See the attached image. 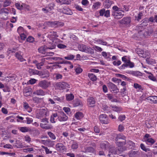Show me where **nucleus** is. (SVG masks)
Here are the masks:
<instances>
[{
  "instance_id": "nucleus-1",
  "label": "nucleus",
  "mask_w": 157,
  "mask_h": 157,
  "mask_svg": "<svg viewBox=\"0 0 157 157\" xmlns=\"http://www.w3.org/2000/svg\"><path fill=\"white\" fill-rule=\"evenodd\" d=\"M116 11H120L123 13L129 10V8L126 5H121L120 4H117V6H114L112 7Z\"/></svg>"
},
{
  "instance_id": "nucleus-2",
  "label": "nucleus",
  "mask_w": 157,
  "mask_h": 157,
  "mask_svg": "<svg viewBox=\"0 0 157 157\" xmlns=\"http://www.w3.org/2000/svg\"><path fill=\"white\" fill-rule=\"evenodd\" d=\"M131 18L126 17L123 18L119 21L120 23L126 27H129L130 25Z\"/></svg>"
},
{
  "instance_id": "nucleus-3",
  "label": "nucleus",
  "mask_w": 157,
  "mask_h": 157,
  "mask_svg": "<svg viewBox=\"0 0 157 157\" xmlns=\"http://www.w3.org/2000/svg\"><path fill=\"white\" fill-rule=\"evenodd\" d=\"M55 48L56 45L53 44H52L51 46H48V47H47V45H44L38 48V50L40 53L45 54L47 49H55Z\"/></svg>"
},
{
  "instance_id": "nucleus-4",
  "label": "nucleus",
  "mask_w": 157,
  "mask_h": 157,
  "mask_svg": "<svg viewBox=\"0 0 157 157\" xmlns=\"http://www.w3.org/2000/svg\"><path fill=\"white\" fill-rule=\"evenodd\" d=\"M49 115V111L46 108H42L40 109L39 113L37 114L38 118L46 117Z\"/></svg>"
},
{
  "instance_id": "nucleus-5",
  "label": "nucleus",
  "mask_w": 157,
  "mask_h": 157,
  "mask_svg": "<svg viewBox=\"0 0 157 157\" xmlns=\"http://www.w3.org/2000/svg\"><path fill=\"white\" fill-rule=\"evenodd\" d=\"M123 147H120L117 149L115 147L112 146L109 148V152L112 154H119L121 153V152L123 151Z\"/></svg>"
},
{
  "instance_id": "nucleus-6",
  "label": "nucleus",
  "mask_w": 157,
  "mask_h": 157,
  "mask_svg": "<svg viewBox=\"0 0 157 157\" xmlns=\"http://www.w3.org/2000/svg\"><path fill=\"white\" fill-rule=\"evenodd\" d=\"M51 82L45 80H43L39 82L38 85L43 89H46L51 85Z\"/></svg>"
},
{
  "instance_id": "nucleus-7",
  "label": "nucleus",
  "mask_w": 157,
  "mask_h": 157,
  "mask_svg": "<svg viewBox=\"0 0 157 157\" xmlns=\"http://www.w3.org/2000/svg\"><path fill=\"white\" fill-rule=\"evenodd\" d=\"M68 117L63 112L59 113L57 116V119L60 122L66 121Z\"/></svg>"
},
{
  "instance_id": "nucleus-8",
  "label": "nucleus",
  "mask_w": 157,
  "mask_h": 157,
  "mask_svg": "<svg viewBox=\"0 0 157 157\" xmlns=\"http://www.w3.org/2000/svg\"><path fill=\"white\" fill-rule=\"evenodd\" d=\"M78 48L80 51L86 53H90L92 50L91 48L83 44L79 45Z\"/></svg>"
},
{
  "instance_id": "nucleus-9",
  "label": "nucleus",
  "mask_w": 157,
  "mask_h": 157,
  "mask_svg": "<svg viewBox=\"0 0 157 157\" xmlns=\"http://www.w3.org/2000/svg\"><path fill=\"white\" fill-rule=\"evenodd\" d=\"M113 11L112 12V15L116 19H120L122 18L124 14L120 11H116L114 9H112Z\"/></svg>"
},
{
  "instance_id": "nucleus-10",
  "label": "nucleus",
  "mask_w": 157,
  "mask_h": 157,
  "mask_svg": "<svg viewBox=\"0 0 157 157\" xmlns=\"http://www.w3.org/2000/svg\"><path fill=\"white\" fill-rule=\"evenodd\" d=\"M58 11L65 14L68 15H71L73 13L71 10L68 8L65 7L61 9H59Z\"/></svg>"
},
{
  "instance_id": "nucleus-11",
  "label": "nucleus",
  "mask_w": 157,
  "mask_h": 157,
  "mask_svg": "<svg viewBox=\"0 0 157 157\" xmlns=\"http://www.w3.org/2000/svg\"><path fill=\"white\" fill-rule=\"evenodd\" d=\"M56 86L59 89H64L67 88H69V85L67 82H59L56 85Z\"/></svg>"
},
{
  "instance_id": "nucleus-12",
  "label": "nucleus",
  "mask_w": 157,
  "mask_h": 157,
  "mask_svg": "<svg viewBox=\"0 0 157 157\" xmlns=\"http://www.w3.org/2000/svg\"><path fill=\"white\" fill-rule=\"evenodd\" d=\"M99 119L102 124H107L108 123V119L105 114H101L99 116Z\"/></svg>"
},
{
  "instance_id": "nucleus-13",
  "label": "nucleus",
  "mask_w": 157,
  "mask_h": 157,
  "mask_svg": "<svg viewBox=\"0 0 157 157\" xmlns=\"http://www.w3.org/2000/svg\"><path fill=\"white\" fill-rule=\"evenodd\" d=\"M95 100L93 97H89L87 100V104L90 107H93L94 106Z\"/></svg>"
},
{
  "instance_id": "nucleus-14",
  "label": "nucleus",
  "mask_w": 157,
  "mask_h": 157,
  "mask_svg": "<svg viewBox=\"0 0 157 157\" xmlns=\"http://www.w3.org/2000/svg\"><path fill=\"white\" fill-rule=\"evenodd\" d=\"M108 86L111 91L117 92V90H118L117 86L115 84L112 82H109L108 84Z\"/></svg>"
},
{
  "instance_id": "nucleus-15",
  "label": "nucleus",
  "mask_w": 157,
  "mask_h": 157,
  "mask_svg": "<svg viewBox=\"0 0 157 157\" xmlns=\"http://www.w3.org/2000/svg\"><path fill=\"white\" fill-rule=\"evenodd\" d=\"M33 94L38 96H43L45 95L46 93L43 90L40 89L33 92Z\"/></svg>"
},
{
  "instance_id": "nucleus-16",
  "label": "nucleus",
  "mask_w": 157,
  "mask_h": 157,
  "mask_svg": "<svg viewBox=\"0 0 157 157\" xmlns=\"http://www.w3.org/2000/svg\"><path fill=\"white\" fill-rule=\"evenodd\" d=\"M109 146V143L105 141H102L100 144L101 148L105 150H106L108 147Z\"/></svg>"
},
{
  "instance_id": "nucleus-17",
  "label": "nucleus",
  "mask_w": 157,
  "mask_h": 157,
  "mask_svg": "<svg viewBox=\"0 0 157 157\" xmlns=\"http://www.w3.org/2000/svg\"><path fill=\"white\" fill-rule=\"evenodd\" d=\"M128 154L129 157H138L140 152L139 151H132L129 152Z\"/></svg>"
},
{
  "instance_id": "nucleus-18",
  "label": "nucleus",
  "mask_w": 157,
  "mask_h": 157,
  "mask_svg": "<svg viewBox=\"0 0 157 157\" xmlns=\"http://www.w3.org/2000/svg\"><path fill=\"white\" fill-rule=\"evenodd\" d=\"M20 52H16L15 54V56L21 62H23L26 61V60L24 59L21 56Z\"/></svg>"
},
{
  "instance_id": "nucleus-19",
  "label": "nucleus",
  "mask_w": 157,
  "mask_h": 157,
  "mask_svg": "<svg viewBox=\"0 0 157 157\" xmlns=\"http://www.w3.org/2000/svg\"><path fill=\"white\" fill-rule=\"evenodd\" d=\"M102 56L108 61H110L111 59V55L109 52H101Z\"/></svg>"
},
{
  "instance_id": "nucleus-20",
  "label": "nucleus",
  "mask_w": 157,
  "mask_h": 157,
  "mask_svg": "<svg viewBox=\"0 0 157 157\" xmlns=\"http://www.w3.org/2000/svg\"><path fill=\"white\" fill-rule=\"evenodd\" d=\"M114 4V2L110 0H105L104 2V4L106 8H109L112 5Z\"/></svg>"
},
{
  "instance_id": "nucleus-21",
  "label": "nucleus",
  "mask_w": 157,
  "mask_h": 157,
  "mask_svg": "<svg viewBox=\"0 0 157 157\" xmlns=\"http://www.w3.org/2000/svg\"><path fill=\"white\" fill-rule=\"evenodd\" d=\"M73 104L75 107L79 106H82L83 103L82 101L78 99H75L73 102Z\"/></svg>"
},
{
  "instance_id": "nucleus-22",
  "label": "nucleus",
  "mask_w": 157,
  "mask_h": 157,
  "mask_svg": "<svg viewBox=\"0 0 157 157\" xmlns=\"http://www.w3.org/2000/svg\"><path fill=\"white\" fill-rule=\"evenodd\" d=\"M33 100L34 102L38 104L44 101L43 98H39L37 97H34L33 98Z\"/></svg>"
},
{
  "instance_id": "nucleus-23",
  "label": "nucleus",
  "mask_w": 157,
  "mask_h": 157,
  "mask_svg": "<svg viewBox=\"0 0 157 157\" xmlns=\"http://www.w3.org/2000/svg\"><path fill=\"white\" fill-rule=\"evenodd\" d=\"M56 147L57 151H61L65 149V147L61 143H58L56 145Z\"/></svg>"
},
{
  "instance_id": "nucleus-24",
  "label": "nucleus",
  "mask_w": 157,
  "mask_h": 157,
  "mask_svg": "<svg viewBox=\"0 0 157 157\" xmlns=\"http://www.w3.org/2000/svg\"><path fill=\"white\" fill-rule=\"evenodd\" d=\"M44 144L48 147H52L54 145V142L50 140H48L44 141Z\"/></svg>"
},
{
  "instance_id": "nucleus-25",
  "label": "nucleus",
  "mask_w": 157,
  "mask_h": 157,
  "mask_svg": "<svg viewBox=\"0 0 157 157\" xmlns=\"http://www.w3.org/2000/svg\"><path fill=\"white\" fill-rule=\"evenodd\" d=\"M110 106L113 110L117 113L120 112L122 110V109L121 107H118L116 105H111Z\"/></svg>"
},
{
  "instance_id": "nucleus-26",
  "label": "nucleus",
  "mask_w": 157,
  "mask_h": 157,
  "mask_svg": "<svg viewBox=\"0 0 157 157\" xmlns=\"http://www.w3.org/2000/svg\"><path fill=\"white\" fill-rule=\"evenodd\" d=\"M20 130L22 132H26L31 131V129L26 127H21L19 128Z\"/></svg>"
},
{
  "instance_id": "nucleus-27",
  "label": "nucleus",
  "mask_w": 157,
  "mask_h": 157,
  "mask_svg": "<svg viewBox=\"0 0 157 157\" xmlns=\"http://www.w3.org/2000/svg\"><path fill=\"white\" fill-rule=\"evenodd\" d=\"M83 117V114L80 112H77L75 115V117L77 120H80Z\"/></svg>"
},
{
  "instance_id": "nucleus-28",
  "label": "nucleus",
  "mask_w": 157,
  "mask_h": 157,
  "mask_svg": "<svg viewBox=\"0 0 157 157\" xmlns=\"http://www.w3.org/2000/svg\"><path fill=\"white\" fill-rule=\"evenodd\" d=\"M144 141L147 144L150 145L153 144L155 142V141L151 138L146 140Z\"/></svg>"
},
{
  "instance_id": "nucleus-29",
  "label": "nucleus",
  "mask_w": 157,
  "mask_h": 157,
  "mask_svg": "<svg viewBox=\"0 0 157 157\" xmlns=\"http://www.w3.org/2000/svg\"><path fill=\"white\" fill-rule=\"evenodd\" d=\"M144 72L146 73L149 74L148 75V78L150 80L155 81L156 80V79L155 77L150 72H149L146 71H144Z\"/></svg>"
},
{
  "instance_id": "nucleus-30",
  "label": "nucleus",
  "mask_w": 157,
  "mask_h": 157,
  "mask_svg": "<svg viewBox=\"0 0 157 157\" xmlns=\"http://www.w3.org/2000/svg\"><path fill=\"white\" fill-rule=\"evenodd\" d=\"M58 114L57 113H53L51 116L50 121L52 123H55L56 121L55 118L57 117Z\"/></svg>"
},
{
  "instance_id": "nucleus-31",
  "label": "nucleus",
  "mask_w": 157,
  "mask_h": 157,
  "mask_svg": "<svg viewBox=\"0 0 157 157\" xmlns=\"http://www.w3.org/2000/svg\"><path fill=\"white\" fill-rule=\"evenodd\" d=\"M126 138V137L123 134H119L117 135L115 138V140L117 141L118 140H119L120 139L125 140Z\"/></svg>"
},
{
  "instance_id": "nucleus-32",
  "label": "nucleus",
  "mask_w": 157,
  "mask_h": 157,
  "mask_svg": "<svg viewBox=\"0 0 157 157\" xmlns=\"http://www.w3.org/2000/svg\"><path fill=\"white\" fill-rule=\"evenodd\" d=\"M66 96V100L68 101L72 100L74 98V96L72 94H67Z\"/></svg>"
},
{
  "instance_id": "nucleus-33",
  "label": "nucleus",
  "mask_w": 157,
  "mask_h": 157,
  "mask_svg": "<svg viewBox=\"0 0 157 157\" xmlns=\"http://www.w3.org/2000/svg\"><path fill=\"white\" fill-rule=\"evenodd\" d=\"M78 147V143L76 141H73L71 146V148L73 150H75L77 149Z\"/></svg>"
},
{
  "instance_id": "nucleus-34",
  "label": "nucleus",
  "mask_w": 157,
  "mask_h": 157,
  "mask_svg": "<svg viewBox=\"0 0 157 157\" xmlns=\"http://www.w3.org/2000/svg\"><path fill=\"white\" fill-rule=\"evenodd\" d=\"M147 100L153 101L155 103H157V96H150L148 98Z\"/></svg>"
},
{
  "instance_id": "nucleus-35",
  "label": "nucleus",
  "mask_w": 157,
  "mask_h": 157,
  "mask_svg": "<svg viewBox=\"0 0 157 157\" xmlns=\"http://www.w3.org/2000/svg\"><path fill=\"white\" fill-rule=\"evenodd\" d=\"M101 2H98L94 3L93 5V8L95 10H97L101 6Z\"/></svg>"
},
{
  "instance_id": "nucleus-36",
  "label": "nucleus",
  "mask_w": 157,
  "mask_h": 157,
  "mask_svg": "<svg viewBox=\"0 0 157 157\" xmlns=\"http://www.w3.org/2000/svg\"><path fill=\"white\" fill-rule=\"evenodd\" d=\"M48 25L51 27L57 28V21H49L48 22Z\"/></svg>"
},
{
  "instance_id": "nucleus-37",
  "label": "nucleus",
  "mask_w": 157,
  "mask_h": 157,
  "mask_svg": "<svg viewBox=\"0 0 157 157\" xmlns=\"http://www.w3.org/2000/svg\"><path fill=\"white\" fill-rule=\"evenodd\" d=\"M88 76L90 80L93 81H95L97 80V77L93 74H89L88 75Z\"/></svg>"
},
{
  "instance_id": "nucleus-38",
  "label": "nucleus",
  "mask_w": 157,
  "mask_h": 157,
  "mask_svg": "<svg viewBox=\"0 0 157 157\" xmlns=\"http://www.w3.org/2000/svg\"><path fill=\"white\" fill-rule=\"evenodd\" d=\"M116 143L117 145L119 147L122 146L126 144V141L122 142L120 141L119 140L116 141Z\"/></svg>"
},
{
  "instance_id": "nucleus-39",
  "label": "nucleus",
  "mask_w": 157,
  "mask_h": 157,
  "mask_svg": "<svg viewBox=\"0 0 157 157\" xmlns=\"http://www.w3.org/2000/svg\"><path fill=\"white\" fill-rule=\"evenodd\" d=\"M132 75L138 77L142 76V73L138 71H132Z\"/></svg>"
},
{
  "instance_id": "nucleus-40",
  "label": "nucleus",
  "mask_w": 157,
  "mask_h": 157,
  "mask_svg": "<svg viewBox=\"0 0 157 157\" xmlns=\"http://www.w3.org/2000/svg\"><path fill=\"white\" fill-rule=\"evenodd\" d=\"M53 76L56 80L61 79L63 77L62 75L59 73H55L54 74Z\"/></svg>"
},
{
  "instance_id": "nucleus-41",
  "label": "nucleus",
  "mask_w": 157,
  "mask_h": 157,
  "mask_svg": "<svg viewBox=\"0 0 157 157\" xmlns=\"http://www.w3.org/2000/svg\"><path fill=\"white\" fill-rule=\"evenodd\" d=\"M48 134L51 139L55 140L56 139L55 135L52 132H48Z\"/></svg>"
},
{
  "instance_id": "nucleus-42",
  "label": "nucleus",
  "mask_w": 157,
  "mask_h": 157,
  "mask_svg": "<svg viewBox=\"0 0 157 157\" xmlns=\"http://www.w3.org/2000/svg\"><path fill=\"white\" fill-rule=\"evenodd\" d=\"M93 48L95 51L98 52H100L103 50V49L101 47L96 45L94 46Z\"/></svg>"
},
{
  "instance_id": "nucleus-43",
  "label": "nucleus",
  "mask_w": 157,
  "mask_h": 157,
  "mask_svg": "<svg viewBox=\"0 0 157 157\" xmlns=\"http://www.w3.org/2000/svg\"><path fill=\"white\" fill-rule=\"evenodd\" d=\"M8 10L7 8H2L0 10V13L1 14L5 13V15L6 14L7 15L8 14V12L7 11Z\"/></svg>"
},
{
  "instance_id": "nucleus-44",
  "label": "nucleus",
  "mask_w": 157,
  "mask_h": 157,
  "mask_svg": "<svg viewBox=\"0 0 157 157\" xmlns=\"http://www.w3.org/2000/svg\"><path fill=\"white\" fill-rule=\"evenodd\" d=\"M128 145L129 146V147L132 148L135 146V144L131 140H128L127 141Z\"/></svg>"
},
{
  "instance_id": "nucleus-45",
  "label": "nucleus",
  "mask_w": 157,
  "mask_h": 157,
  "mask_svg": "<svg viewBox=\"0 0 157 157\" xmlns=\"http://www.w3.org/2000/svg\"><path fill=\"white\" fill-rule=\"evenodd\" d=\"M17 32L20 35L24 33L23 28L21 26H20L18 28Z\"/></svg>"
},
{
  "instance_id": "nucleus-46",
  "label": "nucleus",
  "mask_w": 157,
  "mask_h": 157,
  "mask_svg": "<svg viewBox=\"0 0 157 157\" xmlns=\"http://www.w3.org/2000/svg\"><path fill=\"white\" fill-rule=\"evenodd\" d=\"M146 61L147 63L150 64H153L156 63L155 60L151 59H147Z\"/></svg>"
},
{
  "instance_id": "nucleus-47",
  "label": "nucleus",
  "mask_w": 157,
  "mask_h": 157,
  "mask_svg": "<svg viewBox=\"0 0 157 157\" xmlns=\"http://www.w3.org/2000/svg\"><path fill=\"white\" fill-rule=\"evenodd\" d=\"M128 67L130 68H133L134 67V64L133 63L131 62L130 60H128L127 62Z\"/></svg>"
},
{
  "instance_id": "nucleus-48",
  "label": "nucleus",
  "mask_w": 157,
  "mask_h": 157,
  "mask_svg": "<svg viewBox=\"0 0 157 157\" xmlns=\"http://www.w3.org/2000/svg\"><path fill=\"white\" fill-rule=\"evenodd\" d=\"M107 97L111 101H115L116 99H113L112 95L111 94H107Z\"/></svg>"
},
{
  "instance_id": "nucleus-49",
  "label": "nucleus",
  "mask_w": 157,
  "mask_h": 157,
  "mask_svg": "<svg viewBox=\"0 0 157 157\" xmlns=\"http://www.w3.org/2000/svg\"><path fill=\"white\" fill-rule=\"evenodd\" d=\"M30 72L32 73L33 75H39V74L40 71L37 70L31 69L29 71Z\"/></svg>"
},
{
  "instance_id": "nucleus-50",
  "label": "nucleus",
  "mask_w": 157,
  "mask_h": 157,
  "mask_svg": "<svg viewBox=\"0 0 157 157\" xmlns=\"http://www.w3.org/2000/svg\"><path fill=\"white\" fill-rule=\"evenodd\" d=\"M11 4V2L10 0H6L4 2L3 6L6 7L9 6Z\"/></svg>"
},
{
  "instance_id": "nucleus-51",
  "label": "nucleus",
  "mask_w": 157,
  "mask_h": 157,
  "mask_svg": "<svg viewBox=\"0 0 157 157\" xmlns=\"http://www.w3.org/2000/svg\"><path fill=\"white\" fill-rule=\"evenodd\" d=\"M40 126L43 128L47 129H50L51 128L50 126L46 125L45 124L41 123L40 124Z\"/></svg>"
},
{
  "instance_id": "nucleus-52",
  "label": "nucleus",
  "mask_w": 157,
  "mask_h": 157,
  "mask_svg": "<svg viewBox=\"0 0 157 157\" xmlns=\"http://www.w3.org/2000/svg\"><path fill=\"white\" fill-rule=\"evenodd\" d=\"M55 98H54V101H57L59 102H61L63 101L64 99V97H63L59 98L57 97H55Z\"/></svg>"
},
{
  "instance_id": "nucleus-53",
  "label": "nucleus",
  "mask_w": 157,
  "mask_h": 157,
  "mask_svg": "<svg viewBox=\"0 0 157 157\" xmlns=\"http://www.w3.org/2000/svg\"><path fill=\"white\" fill-rule=\"evenodd\" d=\"M75 57L74 56L72 55H68L67 56L65 57L64 58L65 59L67 60L73 59Z\"/></svg>"
},
{
  "instance_id": "nucleus-54",
  "label": "nucleus",
  "mask_w": 157,
  "mask_h": 157,
  "mask_svg": "<svg viewBox=\"0 0 157 157\" xmlns=\"http://www.w3.org/2000/svg\"><path fill=\"white\" fill-rule=\"evenodd\" d=\"M34 148L32 147L30 148H27L23 149V151L24 152L28 153L29 152H30L34 151Z\"/></svg>"
},
{
  "instance_id": "nucleus-55",
  "label": "nucleus",
  "mask_w": 157,
  "mask_h": 157,
  "mask_svg": "<svg viewBox=\"0 0 157 157\" xmlns=\"http://www.w3.org/2000/svg\"><path fill=\"white\" fill-rule=\"evenodd\" d=\"M64 25L63 22L57 21V28L62 27L64 26Z\"/></svg>"
},
{
  "instance_id": "nucleus-56",
  "label": "nucleus",
  "mask_w": 157,
  "mask_h": 157,
  "mask_svg": "<svg viewBox=\"0 0 157 157\" xmlns=\"http://www.w3.org/2000/svg\"><path fill=\"white\" fill-rule=\"evenodd\" d=\"M140 147L141 149L145 151H149V148H146L145 146L143 144H141L140 145Z\"/></svg>"
},
{
  "instance_id": "nucleus-57",
  "label": "nucleus",
  "mask_w": 157,
  "mask_h": 157,
  "mask_svg": "<svg viewBox=\"0 0 157 157\" xmlns=\"http://www.w3.org/2000/svg\"><path fill=\"white\" fill-rule=\"evenodd\" d=\"M133 86L136 89H138L139 90H140L142 89L141 86L137 83H134L133 84Z\"/></svg>"
},
{
  "instance_id": "nucleus-58",
  "label": "nucleus",
  "mask_w": 157,
  "mask_h": 157,
  "mask_svg": "<svg viewBox=\"0 0 157 157\" xmlns=\"http://www.w3.org/2000/svg\"><path fill=\"white\" fill-rule=\"evenodd\" d=\"M44 64V63L41 62L40 63H38L37 64H36V67L37 69H40L41 68V67L43 66Z\"/></svg>"
},
{
  "instance_id": "nucleus-59",
  "label": "nucleus",
  "mask_w": 157,
  "mask_h": 157,
  "mask_svg": "<svg viewBox=\"0 0 157 157\" xmlns=\"http://www.w3.org/2000/svg\"><path fill=\"white\" fill-rule=\"evenodd\" d=\"M26 40L28 42L33 43L34 41V38L31 36H29L27 38Z\"/></svg>"
},
{
  "instance_id": "nucleus-60",
  "label": "nucleus",
  "mask_w": 157,
  "mask_h": 157,
  "mask_svg": "<svg viewBox=\"0 0 157 157\" xmlns=\"http://www.w3.org/2000/svg\"><path fill=\"white\" fill-rule=\"evenodd\" d=\"M121 62L120 60H118L117 61H114L113 62V65L114 66H119L121 64Z\"/></svg>"
},
{
  "instance_id": "nucleus-61",
  "label": "nucleus",
  "mask_w": 157,
  "mask_h": 157,
  "mask_svg": "<svg viewBox=\"0 0 157 157\" xmlns=\"http://www.w3.org/2000/svg\"><path fill=\"white\" fill-rule=\"evenodd\" d=\"M57 46L58 48L60 49H64L67 47V46L66 45L61 44H58Z\"/></svg>"
},
{
  "instance_id": "nucleus-62",
  "label": "nucleus",
  "mask_w": 157,
  "mask_h": 157,
  "mask_svg": "<svg viewBox=\"0 0 157 157\" xmlns=\"http://www.w3.org/2000/svg\"><path fill=\"white\" fill-rule=\"evenodd\" d=\"M71 0H63L62 4H70L71 3Z\"/></svg>"
},
{
  "instance_id": "nucleus-63",
  "label": "nucleus",
  "mask_w": 157,
  "mask_h": 157,
  "mask_svg": "<svg viewBox=\"0 0 157 157\" xmlns=\"http://www.w3.org/2000/svg\"><path fill=\"white\" fill-rule=\"evenodd\" d=\"M15 6L16 8L18 10H21L23 9V6L21 5L19 3H16L15 4Z\"/></svg>"
},
{
  "instance_id": "nucleus-64",
  "label": "nucleus",
  "mask_w": 157,
  "mask_h": 157,
  "mask_svg": "<svg viewBox=\"0 0 157 157\" xmlns=\"http://www.w3.org/2000/svg\"><path fill=\"white\" fill-rule=\"evenodd\" d=\"M26 123L27 124H31L33 121V119L32 118L27 117L26 118Z\"/></svg>"
}]
</instances>
